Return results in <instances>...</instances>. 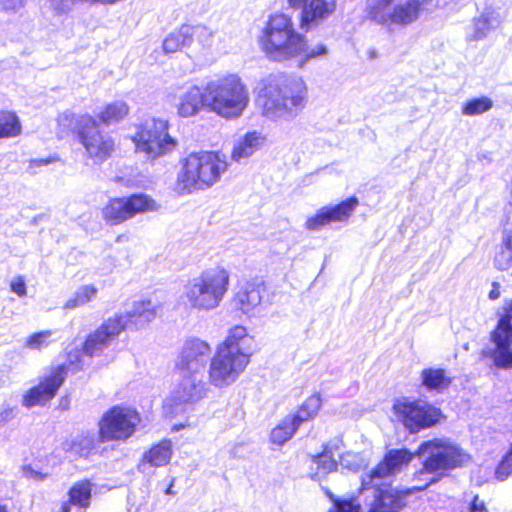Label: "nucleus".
I'll return each instance as SVG.
<instances>
[{"mask_svg": "<svg viewBox=\"0 0 512 512\" xmlns=\"http://www.w3.org/2000/svg\"><path fill=\"white\" fill-rule=\"evenodd\" d=\"M375 502L369 512H399V500L390 489L375 490Z\"/></svg>", "mask_w": 512, "mask_h": 512, "instance_id": "34", "label": "nucleus"}, {"mask_svg": "<svg viewBox=\"0 0 512 512\" xmlns=\"http://www.w3.org/2000/svg\"><path fill=\"white\" fill-rule=\"evenodd\" d=\"M227 169L224 154L214 151L191 153L183 161L176 188L182 194L208 189L220 180Z\"/></svg>", "mask_w": 512, "mask_h": 512, "instance_id": "6", "label": "nucleus"}, {"mask_svg": "<svg viewBox=\"0 0 512 512\" xmlns=\"http://www.w3.org/2000/svg\"><path fill=\"white\" fill-rule=\"evenodd\" d=\"M140 421L136 409L115 405L105 411L98 421L100 440L124 442L134 435Z\"/></svg>", "mask_w": 512, "mask_h": 512, "instance_id": "9", "label": "nucleus"}, {"mask_svg": "<svg viewBox=\"0 0 512 512\" xmlns=\"http://www.w3.org/2000/svg\"><path fill=\"white\" fill-rule=\"evenodd\" d=\"M77 0H47L50 10L58 16L68 14Z\"/></svg>", "mask_w": 512, "mask_h": 512, "instance_id": "45", "label": "nucleus"}, {"mask_svg": "<svg viewBox=\"0 0 512 512\" xmlns=\"http://www.w3.org/2000/svg\"><path fill=\"white\" fill-rule=\"evenodd\" d=\"M0 512H8V509L5 505L0 504Z\"/></svg>", "mask_w": 512, "mask_h": 512, "instance_id": "56", "label": "nucleus"}, {"mask_svg": "<svg viewBox=\"0 0 512 512\" xmlns=\"http://www.w3.org/2000/svg\"><path fill=\"white\" fill-rule=\"evenodd\" d=\"M266 55L274 61L296 59L300 65L327 54L322 42L309 43L294 30L292 20L284 14L272 16L261 40Z\"/></svg>", "mask_w": 512, "mask_h": 512, "instance_id": "1", "label": "nucleus"}, {"mask_svg": "<svg viewBox=\"0 0 512 512\" xmlns=\"http://www.w3.org/2000/svg\"><path fill=\"white\" fill-rule=\"evenodd\" d=\"M266 287L263 282H247L235 296L237 307L246 315H256L260 309Z\"/></svg>", "mask_w": 512, "mask_h": 512, "instance_id": "23", "label": "nucleus"}, {"mask_svg": "<svg viewBox=\"0 0 512 512\" xmlns=\"http://www.w3.org/2000/svg\"><path fill=\"white\" fill-rule=\"evenodd\" d=\"M211 346L200 338L187 339L181 349L178 368L182 373H193L201 375L211 356Z\"/></svg>", "mask_w": 512, "mask_h": 512, "instance_id": "17", "label": "nucleus"}, {"mask_svg": "<svg viewBox=\"0 0 512 512\" xmlns=\"http://www.w3.org/2000/svg\"><path fill=\"white\" fill-rule=\"evenodd\" d=\"M498 25L497 19L492 12H484L478 18L474 19L469 27L466 38L468 41H480L486 38L489 33Z\"/></svg>", "mask_w": 512, "mask_h": 512, "instance_id": "30", "label": "nucleus"}, {"mask_svg": "<svg viewBox=\"0 0 512 512\" xmlns=\"http://www.w3.org/2000/svg\"><path fill=\"white\" fill-rule=\"evenodd\" d=\"M52 334L51 330L34 333L26 339L25 346L31 350H42L53 342Z\"/></svg>", "mask_w": 512, "mask_h": 512, "instance_id": "43", "label": "nucleus"}, {"mask_svg": "<svg viewBox=\"0 0 512 512\" xmlns=\"http://www.w3.org/2000/svg\"><path fill=\"white\" fill-rule=\"evenodd\" d=\"M208 385V381L204 382L199 374L183 373L182 379L166 400L165 407L170 414H179L193 409L195 404L207 397Z\"/></svg>", "mask_w": 512, "mask_h": 512, "instance_id": "13", "label": "nucleus"}, {"mask_svg": "<svg viewBox=\"0 0 512 512\" xmlns=\"http://www.w3.org/2000/svg\"><path fill=\"white\" fill-rule=\"evenodd\" d=\"M106 441L100 440L99 434L95 435L93 432H84L79 435L72 444V449L80 454V456H88L91 452L96 450L101 443Z\"/></svg>", "mask_w": 512, "mask_h": 512, "instance_id": "38", "label": "nucleus"}, {"mask_svg": "<svg viewBox=\"0 0 512 512\" xmlns=\"http://www.w3.org/2000/svg\"><path fill=\"white\" fill-rule=\"evenodd\" d=\"M491 340L494 349L490 356L494 364L499 368H512V301L491 333Z\"/></svg>", "mask_w": 512, "mask_h": 512, "instance_id": "16", "label": "nucleus"}, {"mask_svg": "<svg viewBox=\"0 0 512 512\" xmlns=\"http://www.w3.org/2000/svg\"><path fill=\"white\" fill-rule=\"evenodd\" d=\"M160 309L161 306L151 300H140L133 303L131 310L116 316L123 320L125 329H139L152 322L157 317Z\"/></svg>", "mask_w": 512, "mask_h": 512, "instance_id": "22", "label": "nucleus"}, {"mask_svg": "<svg viewBox=\"0 0 512 512\" xmlns=\"http://www.w3.org/2000/svg\"><path fill=\"white\" fill-rule=\"evenodd\" d=\"M249 356H240L216 348L208 366V384L217 389L233 385L244 373Z\"/></svg>", "mask_w": 512, "mask_h": 512, "instance_id": "12", "label": "nucleus"}, {"mask_svg": "<svg viewBox=\"0 0 512 512\" xmlns=\"http://www.w3.org/2000/svg\"><path fill=\"white\" fill-rule=\"evenodd\" d=\"M194 36L198 37L206 45L213 36L211 30L204 26L182 25L178 30L170 33L163 41V51L167 54L175 53L185 47H189Z\"/></svg>", "mask_w": 512, "mask_h": 512, "instance_id": "21", "label": "nucleus"}, {"mask_svg": "<svg viewBox=\"0 0 512 512\" xmlns=\"http://www.w3.org/2000/svg\"><path fill=\"white\" fill-rule=\"evenodd\" d=\"M92 484L88 480L75 483L69 490V500L61 506L60 512H70L71 505L86 510L90 506Z\"/></svg>", "mask_w": 512, "mask_h": 512, "instance_id": "28", "label": "nucleus"}, {"mask_svg": "<svg viewBox=\"0 0 512 512\" xmlns=\"http://www.w3.org/2000/svg\"><path fill=\"white\" fill-rule=\"evenodd\" d=\"M321 405V397L318 394H313L301 404L295 414L289 416L300 426L303 422L313 419L318 414Z\"/></svg>", "mask_w": 512, "mask_h": 512, "instance_id": "35", "label": "nucleus"}, {"mask_svg": "<svg viewBox=\"0 0 512 512\" xmlns=\"http://www.w3.org/2000/svg\"><path fill=\"white\" fill-rule=\"evenodd\" d=\"M67 375V368L64 365H58L43 378L35 387L31 388L23 398V405L32 407L42 405L51 400L59 387L62 385Z\"/></svg>", "mask_w": 512, "mask_h": 512, "instance_id": "19", "label": "nucleus"}, {"mask_svg": "<svg viewBox=\"0 0 512 512\" xmlns=\"http://www.w3.org/2000/svg\"><path fill=\"white\" fill-rule=\"evenodd\" d=\"M429 0H367L366 15L386 25L406 27L416 22Z\"/></svg>", "mask_w": 512, "mask_h": 512, "instance_id": "7", "label": "nucleus"}, {"mask_svg": "<svg viewBox=\"0 0 512 512\" xmlns=\"http://www.w3.org/2000/svg\"><path fill=\"white\" fill-rule=\"evenodd\" d=\"M10 287L18 296L22 297L26 295V284L22 277H17L12 280Z\"/></svg>", "mask_w": 512, "mask_h": 512, "instance_id": "49", "label": "nucleus"}, {"mask_svg": "<svg viewBox=\"0 0 512 512\" xmlns=\"http://www.w3.org/2000/svg\"><path fill=\"white\" fill-rule=\"evenodd\" d=\"M337 456L340 458V465L349 470H358L361 467L360 459L358 455L354 453L340 454L337 452Z\"/></svg>", "mask_w": 512, "mask_h": 512, "instance_id": "46", "label": "nucleus"}, {"mask_svg": "<svg viewBox=\"0 0 512 512\" xmlns=\"http://www.w3.org/2000/svg\"><path fill=\"white\" fill-rule=\"evenodd\" d=\"M377 51L375 49H369L368 50V57L369 59H375L377 58Z\"/></svg>", "mask_w": 512, "mask_h": 512, "instance_id": "55", "label": "nucleus"}, {"mask_svg": "<svg viewBox=\"0 0 512 512\" xmlns=\"http://www.w3.org/2000/svg\"><path fill=\"white\" fill-rule=\"evenodd\" d=\"M338 447L326 446L324 451L316 456L312 457L311 460V478L315 480H321L327 474L334 471L337 468V456Z\"/></svg>", "mask_w": 512, "mask_h": 512, "instance_id": "27", "label": "nucleus"}, {"mask_svg": "<svg viewBox=\"0 0 512 512\" xmlns=\"http://www.w3.org/2000/svg\"><path fill=\"white\" fill-rule=\"evenodd\" d=\"M80 143L87 156L96 164L106 161L115 151V141L108 133L99 129L94 117L81 115L76 120Z\"/></svg>", "mask_w": 512, "mask_h": 512, "instance_id": "11", "label": "nucleus"}, {"mask_svg": "<svg viewBox=\"0 0 512 512\" xmlns=\"http://www.w3.org/2000/svg\"><path fill=\"white\" fill-rule=\"evenodd\" d=\"M98 293L96 286L92 284L79 287L75 293L65 302L63 308L67 310L84 306L92 301Z\"/></svg>", "mask_w": 512, "mask_h": 512, "instance_id": "37", "label": "nucleus"}, {"mask_svg": "<svg viewBox=\"0 0 512 512\" xmlns=\"http://www.w3.org/2000/svg\"><path fill=\"white\" fill-rule=\"evenodd\" d=\"M335 8L336 5L333 1L310 0L302 7L301 28L308 30L310 26L319 24L328 18Z\"/></svg>", "mask_w": 512, "mask_h": 512, "instance_id": "25", "label": "nucleus"}, {"mask_svg": "<svg viewBox=\"0 0 512 512\" xmlns=\"http://www.w3.org/2000/svg\"><path fill=\"white\" fill-rule=\"evenodd\" d=\"M298 428L295 420L287 415L272 429L270 439L274 444L283 445L292 438Z\"/></svg>", "mask_w": 512, "mask_h": 512, "instance_id": "36", "label": "nucleus"}, {"mask_svg": "<svg viewBox=\"0 0 512 512\" xmlns=\"http://www.w3.org/2000/svg\"><path fill=\"white\" fill-rule=\"evenodd\" d=\"M423 458V468L416 472L414 480L419 484L409 488L408 494L422 491L439 481L444 472L470 461V455L449 439H433L423 442L417 451Z\"/></svg>", "mask_w": 512, "mask_h": 512, "instance_id": "3", "label": "nucleus"}, {"mask_svg": "<svg viewBox=\"0 0 512 512\" xmlns=\"http://www.w3.org/2000/svg\"><path fill=\"white\" fill-rule=\"evenodd\" d=\"M166 493H167V494H172V485H170V486L168 487V489L166 490Z\"/></svg>", "mask_w": 512, "mask_h": 512, "instance_id": "57", "label": "nucleus"}, {"mask_svg": "<svg viewBox=\"0 0 512 512\" xmlns=\"http://www.w3.org/2000/svg\"><path fill=\"white\" fill-rule=\"evenodd\" d=\"M172 443L170 440H163L154 445L145 455L143 466L149 463L154 467L165 466L172 457Z\"/></svg>", "mask_w": 512, "mask_h": 512, "instance_id": "32", "label": "nucleus"}, {"mask_svg": "<svg viewBox=\"0 0 512 512\" xmlns=\"http://www.w3.org/2000/svg\"><path fill=\"white\" fill-rule=\"evenodd\" d=\"M206 85L204 88L191 83L173 85L166 95V101L171 104L176 114L182 118L194 117L207 108Z\"/></svg>", "mask_w": 512, "mask_h": 512, "instance_id": "15", "label": "nucleus"}, {"mask_svg": "<svg viewBox=\"0 0 512 512\" xmlns=\"http://www.w3.org/2000/svg\"><path fill=\"white\" fill-rule=\"evenodd\" d=\"M169 122L164 119H151L137 127L132 136L137 153L154 160L172 152L177 142L168 132Z\"/></svg>", "mask_w": 512, "mask_h": 512, "instance_id": "8", "label": "nucleus"}, {"mask_svg": "<svg viewBox=\"0 0 512 512\" xmlns=\"http://www.w3.org/2000/svg\"><path fill=\"white\" fill-rule=\"evenodd\" d=\"M307 101V84L296 75L269 78L258 95L262 114L273 121L294 119L305 108Z\"/></svg>", "mask_w": 512, "mask_h": 512, "instance_id": "2", "label": "nucleus"}, {"mask_svg": "<svg viewBox=\"0 0 512 512\" xmlns=\"http://www.w3.org/2000/svg\"><path fill=\"white\" fill-rule=\"evenodd\" d=\"M420 381L428 391L442 392L452 383V378L442 368L429 367L420 373Z\"/></svg>", "mask_w": 512, "mask_h": 512, "instance_id": "29", "label": "nucleus"}, {"mask_svg": "<svg viewBox=\"0 0 512 512\" xmlns=\"http://www.w3.org/2000/svg\"><path fill=\"white\" fill-rule=\"evenodd\" d=\"M57 123L60 133H66L74 123V115L69 111H65L58 116Z\"/></svg>", "mask_w": 512, "mask_h": 512, "instance_id": "47", "label": "nucleus"}, {"mask_svg": "<svg viewBox=\"0 0 512 512\" xmlns=\"http://www.w3.org/2000/svg\"><path fill=\"white\" fill-rule=\"evenodd\" d=\"M102 214L105 221L112 225L120 224L131 218L125 197L110 200L103 208Z\"/></svg>", "mask_w": 512, "mask_h": 512, "instance_id": "31", "label": "nucleus"}, {"mask_svg": "<svg viewBox=\"0 0 512 512\" xmlns=\"http://www.w3.org/2000/svg\"><path fill=\"white\" fill-rule=\"evenodd\" d=\"M493 106V102L490 98L488 97H480V98H475V99H472L470 101H468L463 109H462V113L464 115H467V116H475V115H480L488 110H490Z\"/></svg>", "mask_w": 512, "mask_h": 512, "instance_id": "42", "label": "nucleus"}, {"mask_svg": "<svg viewBox=\"0 0 512 512\" xmlns=\"http://www.w3.org/2000/svg\"><path fill=\"white\" fill-rule=\"evenodd\" d=\"M495 266L507 270L512 266V231L504 233L502 244L495 256Z\"/></svg>", "mask_w": 512, "mask_h": 512, "instance_id": "41", "label": "nucleus"}, {"mask_svg": "<svg viewBox=\"0 0 512 512\" xmlns=\"http://www.w3.org/2000/svg\"><path fill=\"white\" fill-rule=\"evenodd\" d=\"M329 497L333 502V506L329 509V512H360V504L356 500H339L334 498L332 494H329Z\"/></svg>", "mask_w": 512, "mask_h": 512, "instance_id": "44", "label": "nucleus"}, {"mask_svg": "<svg viewBox=\"0 0 512 512\" xmlns=\"http://www.w3.org/2000/svg\"><path fill=\"white\" fill-rule=\"evenodd\" d=\"M122 319L115 315L108 318L85 341L83 351L86 355L92 357L101 353L107 348L124 330Z\"/></svg>", "mask_w": 512, "mask_h": 512, "instance_id": "20", "label": "nucleus"}, {"mask_svg": "<svg viewBox=\"0 0 512 512\" xmlns=\"http://www.w3.org/2000/svg\"><path fill=\"white\" fill-rule=\"evenodd\" d=\"M207 109L226 120L240 118L250 102L249 89L242 78L227 73L206 83Z\"/></svg>", "mask_w": 512, "mask_h": 512, "instance_id": "4", "label": "nucleus"}, {"mask_svg": "<svg viewBox=\"0 0 512 512\" xmlns=\"http://www.w3.org/2000/svg\"><path fill=\"white\" fill-rule=\"evenodd\" d=\"M23 5V0H0V10L8 13H16Z\"/></svg>", "mask_w": 512, "mask_h": 512, "instance_id": "48", "label": "nucleus"}, {"mask_svg": "<svg viewBox=\"0 0 512 512\" xmlns=\"http://www.w3.org/2000/svg\"><path fill=\"white\" fill-rule=\"evenodd\" d=\"M250 342L251 337L248 335L246 327L236 325L229 329L225 340L221 342L216 348L240 356H249L250 358Z\"/></svg>", "mask_w": 512, "mask_h": 512, "instance_id": "26", "label": "nucleus"}, {"mask_svg": "<svg viewBox=\"0 0 512 512\" xmlns=\"http://www.w3.org/2000/svg\"><path fill=\"white\" fill-rule=\"evenodd\" d=\"M358 205V199L350 197L336 205L321 207L313 216L307 218L305 227L311 231H319L331 223L346 222Z\"/></svg>", "mask_w": 512, "mask_h": 512, "instance_id": "18", "label": "nucleus"}, {"mask_svg": "<svg viewBox=\"0 0 512 512\" xmlns=\"http://www.w3.org/2000/svg\"><path fill=\"white\" fill-rule=\"evenodd\" d=\"M470 512H488L483 501L479 500L478 496H475L470 506Z\"/></svg>", "mask_w": 512, "mask_h": 512, "instance_id": "52", "label": "nucleus"}, {"mask_svg": "<svg viewBox=\"0 0 512 512\" xmlns=\"http://www.w3.org/2000/svg\"><path fill=\"white\" fill-rule=\"evenodd\" d=\"M492 287H493L492 290L489 292V298L491 300H496L500 296V291H499L500 286L498 283L494 282L492 284Z\"/></svg>", "mask_w": 512, "mask_h": 512, "instance_id": "53", "label": "nucleus"}, {"mask_svg": "<svg viewBox=\"0 0 512 512\" xmlns=\"http://www.w3.org/2000/svg\"><path fill=\"white\" fill-rule=\"evenodd\" d=\"M413 459V454L407 449H391L384 459L362 479L364 490L389 489L386 480L402 471Z\"/></svg>", "mask_w": 512, "mask_h": 512, "instance_id": "14", "label": "nucleus"}, {"mask_svg": "<svg viewBox=\"0 0 512 512\" xmlns=\"http://www.w3.org/2000/svg\"><path fill=\"white\" fill-rule=\"evenodd\" d=\"M393 413L411 433L430 428L443 418L442 411L427 401L403 397L395 400Z\"/></svg>", "mask_w": 512, "mask_h": 512, "instance_id": "10", "label": "nucleus"}, {"mask_svg": "<svg viewBox=\"0 0 512 512\" xmlns=\"http://www.w3.org/2000/svg\"><path fill=\"white\" fill-rule=\"evenodd\" d=\"M129 113V107L126 102L116 100L107 104L100 112L97 118L105 125H111L123 120Z\"/></svg>", "mask_w": 512, "mask_h": 512, "instance_id": "33", "label": "nucleus"}, {"mask_svg": "<svg viewBox=\"0 0 512 512\" xmlns=\"http://www.w3.org/2000/svg\"><path fill=\"white\" fill-rule=\"evenodd\" d=\"M24 474H25L26 478L35 480V481H43L47 478V474L36 471L31 468L25 469Z\"/></svg>", "mask_w": 512, "mask_h": 512, "instance_id": "50", "label": "nucleus"}, {"mask_svg": "<svg viewBox=\"0 0 512 512\" xmlns=\"http://www.w3.org/2000/svg\"><path fill=\"white\" fill-rule=\"evenodd\" d=\"M267 143V136L258 130L248 131L234 142L231 159L240 162L248 159L257 151L261 150Z\"/></svg>", "mask_w": 512, "mask_h": 512, "instance_id": "24", "label": "nucleus"}, {"mask_svg": "<svg viewBox=\"0 0 512 512\" xmlns=\"http://www.w3.org/2000/svg\"><path fill=\"white\" fill-rule=\"evenodd\" d=\"M21 130L20 120L15 113L4 112L0 114V139L16 137L20 135Z\"/></svg>", "mask_w": 512, "mask_h": 512, "instance_id": "40", "label": "nucleus"}, {"mask_svg": "<svg viewBox=\"0 0 512 512\" xmlns=\"http://www.w3.org/2000/svg\"><path fill=\"white\" fill-rule=\"evenodd\" d=\"M79 357H80L79 351H74V352L71 351L68 354L69 363H70V366H72L73 370H78V369L82 368V365L79 364L81 362Z\"/></svg>", "mask_w": 512, "mask_h": 512, "instance_id": "51", "label": "nucleus"}, {"mask_svg": "<svg viewBox=\"0 0 512 512\" xmlns=\"http://www.w3.org/2000/svg\"><path fill=\"white\" fill-rule=\"evenodd\" d=\"M131 218L136 214L157 210V203L146 194H134L125 197Z\"/></svg>", "mask_w": 512, "mask_h": 512, "instance_id": "39", "label": "nucleus"}, {"mask_svg": "<svg viewBox=\"0 0 512 512\" xmlns=\"http://www.w3.org/2000/svg\"><path fill=\"white\" fill-rule=\"evenodd\" d=\"M308 0H288L289 6L292 8H302Z\"/></svg>", "mask_w": 512, "mask_h": 512, "instance_id": "54", "label": "nucleus"}, {"mask_svg": "<svg viewBox=\"0 0 512 512\" xmlns=\"http://www.w3.org/2000/svg\"><path fill=\"white\" fill-rule=\"evenodd\" d=\"M229 280V272L224 267L207 269L187 282L179 301L193 311H212L220 306L228 292Z\"/></svg>", "mask_w": 512, "mask_h": 512, "instance_id": "5", "label": "nucleus"}]
</instances>
